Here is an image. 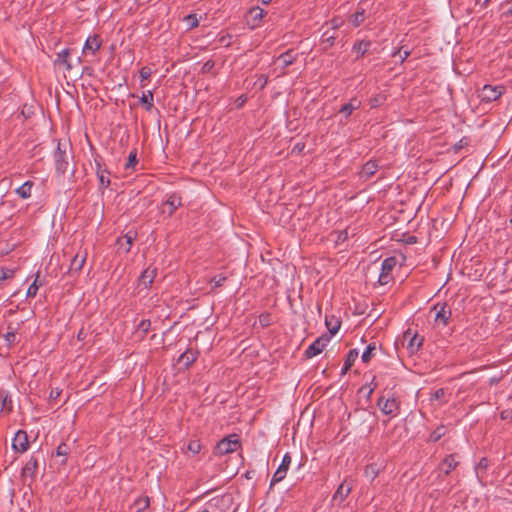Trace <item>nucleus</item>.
Returning a JSON list of instances; mask_svg holds the SVG:
<instances>
[{
    "label": "nucleus",
    "instance_id": "nucleus-56",
    "mask_svg": "<svg viewBox=\"0 0 512 512\" xmlns=\"http://www.w3.org/2000/svg\"><path fill=\"white\" fill-rule=\"evenodd\" d=\"M366 473H367V474H368V473H369V474H375V471H374V469H372V471H369V469H367V470H366Z\"/></svg>",
    "mask_w": 512,
    "mask_h": 512
},
{
    "label": "nucleus",
    "instance_id": "nucleus-51",
    "mask_svg": "<svg viewBox=\"0 0 512 512\" xmlns=\"http://www.w3.org/2000/svg\"><path fill=\"white\" fill-rule=\"evenodd\" d=\"M490 0H475L476 5L486 7Z\"/></svg>",
    "mask_w": 512,
    "mask_h": 512
},
{
    "label": "nucleus",
    "instance_id": "nucleus-34",
    "mask_svg": "<svg viewBox=\"0 0 512 512\" xmlns=\"http://www.w3.org/2000/svg\"><path fill=\"white\" fill-rule=\"evenodd\" d=\"M335 36L325 32L322 36V43L325 44V48L331 47L334 44Z\"/></svg>",
    "mask_w": 512,
    "mask_h": 512
},
{
    "label": "nucleus",
    "instance_id": "nucleus-61",
    "mask_svg": "<svg viewBox=\"0 0 512 512\" xmlns=\"http://www.w3.org/2000/svg\"><path fill=\"white\" fill-rule=\"evenodd\" d=\"M78 339H82V332H79Z\"/></svg>",
    "mask_w": 512,
    "mask_h": 512
},
{
    "label": "nucleus",
    "instance_id": "nucleus-40",
    "mask_svg": "<svg viewBox=\"0 0 512 512\" xmlns=\"http://www.w3.org/2000/svg\"><path fill=\"white\" fill-rule=\"evenodd\" d=\"M226 277L223 275H217L211 279V283L213 284V287H220L225 282Z\"/></svg>",
    "mask_w": 512,
    "mask_h": 512
},
{
    "label": "nucleus",
    "instance_id": "nucleus-7",
    "mask_svg": "<svg viewBox=\"0 0 512 512\" xmlns=\"http://www.w3.org/2000/svg\"><path fill=\"white\" fill-rule=\"evenodd\" d=\"M12 447L16 452L24 453L29 448L28 435L25 431L19 430L12 441Z\"/></svg>",
    "mask_w": 512,
    "mask_h": 512
},
{
    "label": "nucleus",
    "instance_id": "nucleus-27",
    "mask_svg": "<svg viewBox=\"0 0 512 512\" xmlns=\"http://www.w3.org/2000/svg\"><path fill=\"white\" fill-rule=\"evenodd\" d=\"M249 15L254 22L253 26H256L257 22L264 17V10L260 7H253L249 10Z\"/></svg>",
    "mask_w": 512,
    "mask_h": 512
},
{
    "label": "nucleus",
    "instance_id": "nucleus-55",
    "mask_svg": "<svg viewBox=\"0 0 512 512\" xmlns=\"http://www.w3.org/2000/svg\"><path fill=\"white\" fill-rule=\"evenodd\" d=\"M271 1H272V0H261V2H262L263 4H268V3H270Z\"/></svg>",
    "mask_w": 512,
    "mask_h": 512
},
{
    "label": "nucleus",
    "instance_id": "nucleus-57",
    "mask_svg": "<svg viewBox=\"0 0 512 512\" xmlns=\"http://www.w3.org/2000/svg\"><path fill=\"white\" fill-rule=\"evenodd\" d=\"M366 473H367V474H368V473H369V474H375V471H374V469H372V471H369V469H367V470H366Z\"/></svg>",
    "mask_w": 512,
    "mask_h": 512
},
{
    "label": "nucleus",
    "instance_id": "nucleus-62",
    "mask_svg": "<svg viewBox=\"0 0 512 512\" xmlns=\"http://www.w3.org/2000/svg\"><path fill=\"white\" fill-rule=\"evenodd\" d=\"M199 512H209L208 510L204 509V510H201Z\"/></svg>",
    "mask_w": 512,
    "mask_h": 512
},
{
    "label": "nucleus",
    "instance_id": "nucleus-26",
    "mask_svg": "<svg viewBox=\"0 0 512 512\" xmlns=\"http://www.w3.org/2000/svg\"><path fill=\"white\" fill-rule=\"evenodd\" d=\"M326 326L331 335H335L340 329V321L337 318H326Z\"/></svg>",
    "mask_w": 512,
    "mask_h": 512
},
{
    "label": "nucleus",
    "instance_id": "nucleus-28",
    "mask_svg": "<svg viewBox=\"0 0 512 512\" xmlns=\"http://www.w3.org/2000/svg\"><path fill=\"white\" fill-rule=\"evenodd\" d=\"M149 504H150V501H149L148 497H146V496L140 497L134 502V508H135L136 512H142V511H145L149 507Z\"/></svg>",
    "mask_w": 512,
    "mask_h": 512
},
{
    "label": "nucleus",
    "instance_id": "nucleus-8",
    "mask_svg": "<svg viewBox=\"0 0 512 512\" xmlns=\"http://www.w3.org/2000/svg\"><path fill=\"white\" fill-rule=\"evenodd\" d=\"M290 464H291V457L287 453L284 455V457L282 459V463L280 464V466L278 467V469L276 470V472L274 473V475L272 477L271 486L274 485L275 483L282 481L285 478Z\"/></svg>",
    "mask_w": 512,
    "mask_h": 512
},
{
    "label": "nucleus",
    "instance_id": "nucleus-31",
    "mask_svg": "<svg viewBox=\"0 0 512 512\" xmlns=\"http://www.w3.org/2000/svg\"><path fill=\"white\" fill-rule=\"evenodd\" d=\"M37 465V460L34 457H31L24 467V472L33 474L37 469Z\"/></svg>",
    "mask_w": 512,
    "mask_h": 512
},
{
    "label": "nucleus",
    "instance_id": "nucleus-22",
    "mask_svg": "<svg viewBox=\"0 0 512 512\" xmlns=\"http://www.w3.org/2000/svg\"><path fill=\"white\" fill-rule=\"evenodd\" d=\"M365 19V9L358 8L357 11L351 16L350 22L354 27H358Z\"/></svg>",
    "mask_w": 512,
    "mask_h": 512
},
{
    "label": "nucleus",
    "instance_id": "nucleus-60",
    "mask_svg": "<svg viewBox=\"0 0 512 512\" xmlns=\"http://www.w3.org/2000/svg\"><path fill=\"white\" fill-rule=\"evenodd\" d=\"M57 396H59V392H57V393H53V392H52V393H51V397H57Z\"/></svg>",
    "mask_w": 512,
    "mask_h": 512
},
{
    "label": "nucleus",
    "instance_id": "nucleus-49",
    "mask_svg": "<svg viewBox=\"0 0 512 512\" xmlns=\"http://www.w3.org/2000/svg\"><path fill=\"white\" fill-rule=\"evenodd\" d=\"M4 337H5V340H6L9 344L13 343V342L15 341V338H16V336H15L14 332H7V333L4 335Z\"/></svg>",
    "mask_w": 512,
    "mask_h": 512
},
{
    "label": "nucleus",
    "instance_id": "nucleus-54",
    "mask_svg": "<svg viewBox=\"0 0 512 512\" xmlns=\"http://www.w3.org/2000/svg\"><path fill=\"white\" fill-rule=\"evenodd\" d=\"M373 390H374V388H368V390H367L368 397L372 394Z\"/></svg>",
    "mask_w": 512,
    "mask_h": 512
},
{
    "label": "nucleus",
    "instance_id": "nucleus-53",
    "mask_svg": "<svg viewBox=\"0 0 512 512\" xmlns=\"http://www.w3.org/2000/svg\"><path fill=\"white\" fill-rule=\"evenodd\" d=\"M509 414H510L509 411H504V412H502L501 416L503 419H507L509 417Z\"/></svg>",
    "mask_w": 512,
    "mask_h": 512
},
{
    "label": "nucleus",
    "instance_id": "nucleus-59",
    "mask_svg": "<svg viewBox=\"0 0 512 512\" xmlns=\"http://www.w3.org/2000/svg\"><path fill=\"white\" fill-rule=\"evenodd\" d=\"M57 396H59V392H57V393H53V392H52V393H51V397H57Z\"/></svg>",
    "mask_w": 512,
    "mask_h": 512
},
{
    "label": "nucleus",
    "instance_id": "nucleus-11",
    "mask_svg": "<svg viewBox=\"0 0 512 512\" xmlns=\"http://www.w3.org/2000/svg\"><path fill=\"white\" fill-rule=\"evenodd\" d=\"M157 274V269L148 267L146 268L139 277V285L143 286L144 288L150 287V285L153 283L154 278Z\"/></svg>",
    "mask_w": 512,
    "mask_h": 512
},
{
    "label": "nucleus",
    "instance_id": "nucleus-43",
    "mask_svg": "<svg viewBox=\"0 0 512 512\" xmlns=\"http://www.w3.org/2000/svg\"><path fill=\"white\" fill-rule=\"evenodd\" d=\"M409 55H410V51L402 50V49H399L398 51H396L393 54L394 57L399 56L401 62H403Z\"/></svg>",
    "mask_w": 512,
    "mask_h": 512
},
{
    "label": "nucleus",
    "instance_id": "nucleus-3",
    "mask_svg": "<svg viewBox=\"0 0 512 512\" xmlns=\"http://www.w3.org/2000/svg\"><path fill=\"white\" fill-rule=\"evenodd\" d=\"M505 88L502 85H484L479 91V98L481 101L492 102L499 99L504 93Z\"/></svg>",
    "mask_w": 512,
    "mask_h": 512
},
{
    "label": "nucleus",
    "instance_id": "nucleus-23",
    "mask_svg": "<svg viewBox=\"0 0 512 512\" xmlns=\"http://www.w3.org/2000/svg\"><path fill=\"white\" fill-rule=\"evenodd\" d=\"M140 102L145 105L147 111H151L153 107V93L150 90L143 92Z\"/></svg>",
    "mask_w": 512,
    "mask_h": 512
},
{
    "label": "nucleus",
    "instance_id": "nucleus-44",
    "mask_svg": "<svg viewBox=\"0 0 512 512\" xmlns=\"http://www.w3.org/2000/svg\"><path fill=\"white\" fill-rule=\"evenodd\" d=\"M136 162H137L136 153L135 152H131L129 154V158H128V162L126 164V168L127 169L133 168L135 166Z\"/></svg>",
    "mask_w": 512,
    "mask_h": 512
},
{
    "label": "nucleus",
    "instance_id": "nucleus-21",
    "mask_svg": "<svg viewBox=\"0 0 512 512\" xmlns=\"http://www.w3.org/2000/svg\"><path fill=\"white\" fill-rule=\"evenodd\" d=\"M294 60H295V56H294L292 50H289V51L281 54L277 58V62H279L283 67L289 66L290 64H292L294 62Z\"/></svg>",
    "mask_w": 512,
    "mask_h": 512
},
{
    "label": "nucleus",
    "instance_id": "nucleus-17",
    "mask_svg": "<svg viewBox=\"0 0 512 512\" xmlns=\"http://www.w3.org/2000/svg\"><path fill=\"white\" fill-rule=\"evenodd\" d=\"M32 187H33V182L26 181L19 188L16 189V193L22 199H28L31 196Z\"/></svg>",
    "mask_w": 512,
    "mask_h": 512
},
{
    "label": "nucleus",
    "instance_id": "nucleus-50",
    "mask_svg": "<svg viewBox=\"0 0 512 512\" xmlns=\"http://www.w3.org/2000/svg\"><path fill=\"white\" fill-rule=\"evenodd\" d=\"M139 329L142 330V331H147L150 327V321H147V320H143L141 321V323L139 324Z\"/></svg>",
    "mask_w": 512,
    "mask_h": 512
},
{
    "label": "nucleus",
    "instance_id": "nucleus-24",
    "mask_svg": "<svg viewBox=\"0 0 512 512\" xmlns=\"http://www.w3.org/2000/svg\"><path fill=\"white\" fill-rule=\"evenodd\" d=\"M357 357H358V351L356 349L349 351L346 361H345V364H344V367H343V370H342L343 373H346L351 368V366L353 365V363L355 362Z\"/></svg>",
    "mask_w": 512,
    "mask_h": 512
},
{
    "label": "nucleus",
    "instance_id": "nucleus-6",
    "mask_svg": "<svg viewBox=\"0 0 512 512\" xmlns=\"http://www.w3.org/2000/svg\"><path fill=\"white\" fill-rule=\"evenodd\" d=\"M397 264L395 257L386 258L381 265V273L379 275V283L385 285L389 282V274Z\"/></svg>",
    "mask_w": 512,
    "mask_h": 512
},
{
    "label": "nucleus",
    "instance_id": "nucleus-10",
    "mask_svg": "<svg viewBox=\"0 0 512 512\" xmlns=\"http://www.w3.org/2000/svg\"><path fill=\"white\" fill-rule=\"evenodd\" d=\"M351 489L352 485L349 484L346 480L343 481V483L339 485L336 492L334 493L333 501L339 504L342 503L351 492Z\"/></svg>",
    "mask_w": 512,
    "mask_h": 512
},
{
    "label": "nucleus",
    "instance_id": "nucleus-5",
    "mask_svg": "<svg viewBox=\"0 0 512 512\" xmlns=\"http://www.w3.org/2000/svg\"><path fill=\"white\" fill-rule=\"evenodd\" d=\"M329 340H330V337H328V336H321V337L317 338L305 351L306 357L312 358V357L320 354L326 347Z\"/></svg>",
    "mask_w": 512,
    "mask_h": 512
},
{
    "label": "nucleus",
    "instance_id": "nucleus-14",
    "mask_svg": "<svg viewBox=\"0 0 512 512\" xmlns=\"http://www.w3.org/2000/svg\"><path fill=\"white\" fill-rule=\"evenodd\" d=\"M378 170V165L374 161H368L361 170V178L368 180L372 177Z\"/></svg>",
    "mask_w": 512,
    "mask_h": 512
},
{
    "label": "nucleus",
    "instance_id": "nucleus-48",
    "mask_svg": "<svg viewBox=\"0 0 512 512\" xmlns=\"http://www.w3.org/2000/svg\"><path fill=\"white\" fill-rule=\"evenodd\" d=\"M384 101V97L379 95L371 100V107H377Z\"/></svg>",
    "mask_w": 512,
    "mask_h": 512
},
{
    "label": "nucleus",
    "instance_id": "nucleus-2",
    "mask_svg": "<svg viewBox=\"0 0 512 512\" xmlns=\"http://www.w3.org/2000/svg\"><path fill=\"white\" fill-rule=\"evenodd\" d=\"M240 447V439L236 434H231L221 441L215 447L214 453L216 455H226L236 451Z\"/></svg>",
    "mask_w": 512,
    "mask_h": 512
},
{
    "label": "nucleus",
    "instance_id": "nucleus-58",
    "mask_svg": "<svg viewBox=\"0 0 512 512\" xmlns=\"http://www.w3.org/2000/svg\"><path fill=\"white\" fill-rule=\"evenodd\" d=\"M366 473H367V474H368V473H369V474H375V471H374V469H372V471H369V469H367V470H366Z\"/></svg>",
    "mask_w": 512,
    "mask_h": 512
},
{
    "label": "nucleus",
    "instance_id": "nucleus-37",
    "mask_svg": "<svg viewBox=\"0 0 512 512\" xmlns=\"http://www.w3.org/2000/svg\"><path fill=\"white\" fill-rule=\"evenodd\" d=\"M38 277L39 276H37L35 281L29 286V288L27 290V297H34V296H36V294L38 292V289H39V286L37 284Z\"/></svg>",
    "mask_w": 512,
    "mask_h": 512
},
{
    "label": "nucleus",
    "instance_id": "nucleus-16",
    "mask_svg": "<svg viewBox=\"0 0 512 512\" xmlns=\"http://www.w3.org/2000/svg\"><path fill=\"white\" fill-rule=\"evenodd\" d=\"M86 256V253H84L83 255L77 253L71 260L70 270L75 272L80 271L86 261Z\"/></svg>",
    "mask_w": 512,
    "mask_h": 512
},
{
    "label": "nucleus",
    "instance_id": "nucleus-12",
    "mask_svg": "<svg viewBox=\"0 0 512 512\" xmlns=\"http://www.w3.org/2000/svg\"><path fill=\"white\" fill-rule=\"evenodd\" d=\"M100 47H101V40H100L99 36H97V35L90 36V37H88V39L85 42V45L83 48V53L84 54H88V53L95 54V52L98 51Z\"/></svg>",
    "mask_w": 512,
    "mask_h": 512
},
{
    "label": "nucleus",
    "instance_id": "nucleus-45",
    "mask_svg": "<svg viewBox=\"0 0 512 512\" xmlns=\"http://www.w3.org/2000/svg\"><path fill=\"white\" fill-rule=\"evenodd\" d=\"M444 433V428L443 427H439L437 428L432 434H431V440L432 441H437L440 439V437L443 435Z\"/></svg>",
    "mask_w": 512,
    "mask_h": 512
},
{
    "label": "nucleus",
    "instance_id": "nucleus-38",
    "mask_svg": "<svg viewBox=\"0 0 512 512\" xmlns=\"http://www.w3.org/2000/svg\"><path fill=\"white\" fill-rule=\"evenodd\" d=\"M69 452H70L69 446L66 443H61L57 447L56 455L64 457V456L68 455Z\"/></svg>",
    "mask_w": 512,
    "mask_h": 512
},
{
    "label": "nucleus",
    "instance_id": "nucleus-20",
    "mask_svg": "<svg viewBox=\"0 0 512 512\" xmlns=\"http://www.w3.org/2000/svg\"><path fill=\"white\" fill-rule=\"evenodd\" d=\"M56 63L65 66L68 70L71 69V64L69 63L68 49H64L57 54Z\"/></svg>",
    "mask_w": 512,
    "mask_h": 512
},
{
    "label": "nucleus",
    "instance_id": "nucleus-25",
    "mask_svg": "<svg viewBox=\"0 0 512 512\" xmlns=\"http://www.w3.org/2000/svg\"><path fill=\"white\" fill-rule=\"evenodd\" d=\"M165 205L169 206L170 210L168 214L172 215L173 212L181 205V199L176 195H171L165 202Z\"/></svg>",
    "mask_w": 512,
    "mask_h": 512
},
{
    "label": "nucleus",
    "instance_id": "nucleus-64",
    "mask_svg": "<svg viewBox=\"0 0 512 512\" xmlns=\"http://www.w3.org/2000/svg\"><path fill=\"white\" fill-rule=\"evenodd\" d=\"M510 223L512 224V217H511Z\"/></svg>",
    "mask_w": 512,
    "mask_h": 512
},
{
    "label": "nucleus",
    "instance_id": "nucleus-41",
    "mask_svg": "<svg viewBox=\"0 0 512 512\" xmlns=\"http://www.w3.org/2000/svg\"><path fill=\"white\" fill-rule=\"evenodd\" d=\"M97 174H98V178H99V181H100L101 186H103V187H107V186L110 184V179H109V177H108V176H106V175L104 174V172H100V171H98V173H97Z\"/></svg>",
    "mask_w": 512,
    "mask_h": 512
},
{
    "label": "nucleus",
    "instance_id": "nucleus-35",
    "mask_svg": "<svg viewBox=\"0 0 512 512\" xmlns=\"http://www.w3.org/2000/svg\"><path fill=\"white\" fill-rule=\"evenodd\" d=\"M375 350V346L374 345H369L367 346V348L365 349V351L363 352L362 354V361L364 363H367L370 361L371 357H372V352Z\"/></svg>",
    "mask_w": 512,
    "mask_h": 512
},
{
    "label": "nucleus",
    "instance_id": "nucleus-63",
    "mask_svg": "<svg viewBox=\"0 0 512 512\" xmlns=\"http://www.w3.org/2000/svg\"><path fill=\"white\" fill-rule=\"evenodd\" d=\"M135 1L138 2V3H143V1H141V0H135Z\"/></svg>",
    "mask_w": 512,
    "mask_h": 512
},
{
    "label": "nucleus",
    "instance_id": "nucleus-1",
    "mask_svg": "<svg viewBox=\"0 0 512 512\" xmlns=\"http://www.w3.org/2000/svg\"><path fill=\"white\" fill-rule=\"evenodd\" d=\"M72 158L69 143L58 142L57 150L54 154L56 170L59 173H66L69 169V161Z\"/></svg>",
    "mask_w": 512,
    "mask_h": 512
},
{
    "label": "nucleus",
    "instance_id": "nucleus-36",
    "mask_svg": "<svg viewBox=\"0 0 512 512\" xmlns=\"http://www.w3.org/2000/svg\"><path fill=\"white\" fill-rule=\"evenodd\" d=\"M14 275V270L9 268L0 269V281L10 279Z\"/></svg>",
    "mask_w": 512,
    "mask_h": 512
},
{
    "label": "nucleus",
    "instance_id": "nucleus-46",
    "mask_svg": "<svg viewBox=\"0 0 512 512\" xmlns=\"http://www.w3.org/2000/svg\"><path fill=\"white\" fill-rule=\"evenodd\" d=\"M343 20L341 18H334L331 20V26L333 30L338 29L340 26H342Z\"/></svg>",
    "mask_w": 512,
    "mask_h": 512
},
{
    "label": "nucleus",
    "instance_id": "nucleus-30",
    "mask_svg": "<svg viewBox=\"0 0 512 512\" xmlns=\"http://www.w3.org/2000/svg\"><path fill=\"white\" fill-rule=\"evenodd\" d=\"M369 46H370V42H366V41H361L357 45H355L354 49L356 50L358 57L364 56V54L367 52Z\"/></svg>",
    "mask_w": 512,
    "mask_h": 512
},
{
    "label": "nucleus",
    "instance_id": "nucleus-42",
    "mask_svg": "<svg viewBox=\"0 0 512 512\" xmlns=\"http://www.w3.org/2000/svg\"><path fill=\"white\" fill-rule=\"evenodd\" d=\"M151 76V69L149 67H142L140 70L141 82L148 79Z\"/></svg>",
    "mask_w": 512,
    "mask_h": 512
},
{
    "label": "nucleus",
    "instance_id": "nucleus-13",
    "mask_svg": "<svg viewBox=\"0 0 512 512\" xmlns=\"http://www.w3.org/2000/svg\"><path fill=\"white\" fill-rule=\"evenodd\" d=\"M457 465L458 461H456L455 456L449 455L442 461L439 468L445 475H448Z\"/></svg>",
    "mask_w": 512,
    "mask_h": 512
},
{
    "label": "nucleus",
    "instance_id": "nucleus-32",
    "mask_svg": "<svg viewBox=\"0 0 512 512\" xmlns=\"http://www.w3.org/2000/svg\"><path fill=\"white\" fill-rule=\"evenodd\" d=\"M124 239H125L126 244L128 245V248H125V252H129L133 242L136 239V232L129 231L128 233H126L124 235Z\"/></svg>",
    "mask_w": 512,
    "mask_h": 512
},
{
    "label": "nucleus",
    "instance_id": "nucleus-19",
    "mask_svg": "<svg viewBox=\"0 0 512 512\" xmlns=\"http://www.w3.org/2000/svg\"><path fill=\"white\" fill-rule=\"evenodd\" d=\"M423 339L420 338L418 335H413L410 337V340L408 342L407 348L410 353L417 352L420 347L422 346Z\"/></svg>",
    "mask_w": 512,
    "mask_h": 512
},
{
    "label": "nucleus",
    "instance_id": "nucleus-18",
    "mask_svg": "<svg viewBox=\"0 0 512 512\" xmlns=\"http://www.w3.org/2000/svg\"><path fill=\"white\" fill-rule=\"evenodd\" d=\"M197 359V353L192 350H187L179 357V362L185 366L191 365Z\"/></svg>",
    "mask_w": 512,
    "mask_h": 512
},
{
    "label": "nucleus",
    "instance_id": "nucleus-33",
    "mask_svg": "<svg viewBox=\"0 0 512 512\" xmlns=\"http://www.w3.org/2000/svg\"><path fill=\"white\" fill-rule=\"evenodd\" d=\"M184 21L186 22L187 26L189 28H194V27H197L198 26V18L195 14H190V15H187L185 18H184Z\"/></svg>",
    "mask_w": 512,
    "mask_h": 512
},
{
    "label": "nucleus",
    "instance_id": "nucleus-4",
    "mask_svg": "<svg viewBox=\"0 0 512 512\" xmlns=\"http://www.w3.org/2000/svg\"><path fill=\"white\" fill-rule=\"evenodd\" d=\"M378 406L386 415L396 416L398 414L399 403L395 398L384 399L382 397L378 400Z\"/></svg>",
    "mask_w": 512,
    "mask_h": 512
},
{
    "label": "nucleus",
    "instance_id": "nucleus-52",
    "mask_svg": "<svg viewBox=\"0 0 512 512\" xmlns=\"http://www.w3.org/2000/svg\"><path fill=\"white\" fill-rule=\"evenodd\" d=\"M487 467V460L485 458H482L477 466V470L480 468H486Z\"/></svg>",
    "mask_w": 512,
    "mask_h": 512
},
{
    "label": "nucleus",
    "instance_id": "nucleus-29",
    "mask_svg": "<svg viewBox=\"0 0 512 512\" xmlns=\"http://www.w3.org/2000/svg\"><path fill=\"white\" fill-rule=\"evenodd\" d=\"M202 449V445L199 440L193 439L189 441L187 445V451L192 453L193 455L198 454Z\"/></svg>",
    "mask_w": 512,
    "mask_h": 512
},
{
    "label": "nucleus",
    "instance_id": "nucleus-47",
    "mask_svg": "<svg viewBox=\"0 0 512 512\" xmlns=\"http://www.w3.org/2000/svg\"><path fill=\"white\" fill-rule=\"evenodd\" d=\"M444 395H445V391H444V389H438V390H436V391L433 393V395H432V399H433V400H439V399L443 398V397H444Z\"/></svg>",
    "mask_w": 512,
    "mask_h": 512
},
{
    "label": "nucleus",
    "instance_id": "nucleus-39",
    "mask_svg": "<svg viewBox=\"0 0 512 512\" xmlns=\"http://www.w3.org/2000/svg\"><path fill=\"white\" fill-rule=\"evenodd\" d=\"M502 9H504L503 15L505 17H509L512 15V1L507 0L501 5Z\"/></svg>",
    "mask_w": 512,
    "mask_h": 512
},
{
    "label": "nucleus",
    "instance_id": "nucleus-9",
    "mask_svg": "<svg viewBox=\"0 0 512 512\" xmlns=\"http://www.w3.org/2000/svg\"><path fill=\"white\" fill-rule=\"evenodd\" d=\"M436 310L435 314V322L441 323L444 326L448 324V321L452 315L451 310L447 307L446 304H437L433 307Z\"/></svg>",
    "mask_w": 512,
    "mask_h": 512
},
{
    "label": "nucleus",
    "instance_id": "nucleus-15",
    "mask_svg": "<svg viewBox=\"0 0 512 512\" xmlns=\"http://www.w3.org/2000/svg\"><path fill=\"white\" fill-rule=\"evenodd\" d=\"M361 105V102L357 100L356 98L351 99V101L345 105H343L340 109V113L344 114L347 118L352 114V112L356 109H358Z\"/></svg>",
    "mask_w": 512,
    "mask_h": 512
}]
</instances>
